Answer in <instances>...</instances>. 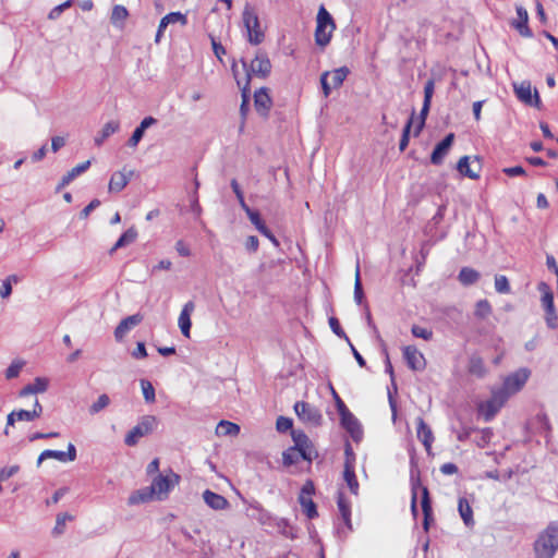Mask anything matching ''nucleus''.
<instances>
[{
  "mask_svg": "<svg viewBox=\"0 0 558 558\" xmlns=\"http://www.w3.org/2000/svg\"><path fill=\"white\" fill-rule=\"evenodd\" d=\"M293 422L289 417L279 416L276 422V428L280 433H286L290 429H292Z\"/></svg>",
  "mask_w": 558,
  "mask_h": 558,
  "instance_id": "55",
  "label": "nucleus"
},
{
  "mask_svg": "<svg viewBox=\"0 0 558 558\" xmlns=\"http://www.w3.org/2000/svg\"><path fill=\"white\" fill-rule=\"evenodd\" d=\"M154 494H150V489H141L135 492L129 497V504L130 505H137L140 502H146L148 501Z\"/></svg>",
  "mask_w": 558,
  "mask_h": 558,
  "instance_id": "40",
  "label": "nucleus"
},
{
  "mask_svg": "<svg viewBox=\"0 0 558 558\" xmlns=\"http://www.w3.org/2000/svg\"><path fill=\"white\" fill-rule=\"evenodd\" d=\"M231 187H232V191L234 192V194H235V196H236V198L239 201V204H240L241 208L245 211V214H248L250 211H252L253 209L250 208L247 206V204L245 203V201H244L243 192H242V190H241V187H240V185H239L236 180L233 179L231 181Z\"/></svg>",
  "mask_w": 558,
  "mask_h": 558,
  "instance_id": "46",
  "label": "nucleus"
},
{
  "mask_svg": "<svg viewBox=\"0 0 558 558\" xmlns=\"http://www.w3.org/2000/svg\"><path fill=\"white\" fill-rule=\"evenodd\" d=\"M458 511L466 526L471 527L474 525L473 510L464 497L459 498Z\"/></svg>",
  "mask_w": 558,
  "mask_h": 558,
  "instance_id": "31",
  "label": "nucleus"
},
{
  "mask_svg": "<svg viewBox=\"0 0 558 558\" xmlns=\"http://www.w3.org/2000/svg\"><path fill=\"white\" fill-rule=\"evenodd\" d=\"M137 238V231L134 227L128 229L118 239L113 247L110 250V254L116 252L119 248H122L131 243H133Z\"/></svg>",
  "mask_w": 558,
  "mask_h": 558,
  "instance_id": "32",
  "label": "nucleus"
},
{
  "mask_svg": "<svg viewBox=\"0 0 558 558\" xmlns=\"http://www.w3.org/2000/svg\"><path fill=\"white\" fill-rule=\"evenodd\" d=\"M204 502L213 510H225L229 508L230 504L227 498L219 495L210 489H206L203 493Z\"/></svg>",
  "mask_w": 558,
  "mask_h": 558,
  "instance_id": "20",
  "label": "nucleus"
},
{
  "mask_svg": "<svg viewBox=\"0 0 558 558\" xmlns=\"http://www.w3.org/2000/svg\"><path fill=\"white\" fill-rule=\"evenodd\" d=\"M315 493V486L312 481H307L301 488L299 495V502L303 509V512L308 519H314L318 515L315 502L312 499V495Z\"/></svg>",
  "mask_w": 558,
  "mask_h": 558,
  "instance_id": "8",
  "label": "nucleus"
},
{
  "mask_svg": "<svg viewBox=\"0 0 558 558\" xmlns=\"http://www.w3.org/2000/svg\"><path fill=\"white\" fill-rule=\"evenodd\" d=\"M329 75V71H326L320 75V85L325 97H328L331 93V89L333 88L332 85L328 82Z\"/></svg>",
  "mask_w": 558,
  "mask_h": 558,
  "instance_id": "58",
  "label": "nucleus"
},
{
  "mask_svg": "<svg viewBox=\"0 0 558 558\" xmlns=\"http://www.w3.org/2000/svg\"><path fill=\"white\" fill-rule=\"evenodd\" d=\"M291 436L294 442L292 448L299 452L301 459L312 462L318 456L312 441L304 432L292 429Z\"/></svg>",
  "mask_w": 558,
  "mask_h": 558,
  "instance_id": "5",
  "label": "nucleus"
},
{
  "mask_svg": "<svg viewBox=\"0 0 558 558\" xmlns=\"http://www.w3.org/2000/svg\"><path fill=\"white\" fill-rule=\"evenodd\" d=\"M545 320L549 328L555 329L558 326V315L556 310H546L545 311Z\"/></svg>",
  "mask_w": 558,
  "mask_h": 558,
  "instance_id": "57",
  "label": "nucleus"
},
{
  "mask_svg": "<svg viewBox=\"0 0 558 558\" xmlns=\"http://www.w3.org/2000/svg\"><path fill=\"white\" fill-rule=\"evenodd\" d=\"M454 141V134L449 133L447 134L434 148L430 155V162L433 165H440L442 163L444 158L448 154L450 147L452 146Z\"/></svg>",
  "mask_w": 558,
  "mask_h": 558,
  "instance_id": "14",
  "label": "nucleus"
},
{
  "mask_svg": "<svg viewBox=\"0 0 558 558\" xmlns=\"http://www.w3.org/2000/svg\"><path fill=\"white\" fill-rule=\"evenodd\" d=\"M499 407H497L490 399L485 402H482L478 405V412L484 417L486 422H489L494 418V416L499 412Z\"/></svg>",
  "mask_w": 558,
  "mask_h": 558,
  "instance_id": "34",
  "label": "nucleus"
},
{
  "mask_svg": "<svg viewBox=\"0 0 558 558\" xmlns=\"http://www.w3.org/2000/svg\"><path fill=\"white\" fill-rule=\"evenodd\" d=\"M342 427L350 434L355 442L363 437V429L359 420L350 412L340 416Z\"/></svg>",
  "mask_w": 558,
  "mask_h": 558,
  "instance_id": "15",
  "label": "nucleus"
},
{
  "mask_svg": "<svg viewBox=\"0 0 558 558\" xmlns=\"http://www.w3.org/2000/svg\"><path fill=\"white\" fill-rule=\"evenodd\" d=\"M90 166V161L87 160L83 163L77 165L76 167L72 168L69 172H66L62 179L59 185L57 186V192H59L61 189L69 185L75 178L84 173Z\"/></svg>",
  "mask_w": 558,
  "mask_h": 558,
  "instance_id": "25",
  "label": "nucleus"
},
{
  "mask_svg": "<svg viewBox=\"0 0 558 558\" xmlns=\"http://www.w3.org/2000/svg\"><path fill=\"white\" fill-rule=\"evenodd\" d=\"M110 403V398L108 395L102 393L98 397V399L90 405L89 413L97 414L105 408H107Z\"/></svg>",
  "mask_w": 558,
  "mask_h": 558,
  "instance_id": "44",
  "label": "nucleus"
},
{
  "mask_svg": "<svg viewBox=\"0 0 558 558\" xmlns=\"http://www.w3.org/2000/svg\"><path fill=\"white\" fill-rule=\"evenodd\" d=\"M240 433V426L229 421H220L216 427L217 436H236Z\"/></svg>",
  "mask_w": 558,
  "mask_h": 558,
  "instance_id": "33",
  "label": "nucleus"
},
{
  "mask_svg": "<svg viewBox=\"0 0 558 558\" xmlns=\"http://www.w3.org/2000/svg\"><path fill=\"white\" fill-rule=\"evenodd\" d=\"M538 290L542 293V305L544 310H553L554 305V294L549 288V286L545 282L538 283Z\"/></svg>",
  "mask_w": 558,
  "mask_h": 558,
  "instance_id": "35",
  "label": "nucleus"
},
{
  "mask_svg": "<svg viewBox=\"0 0 558 558\" xmlns=\"http://www.w3.org/2000/svg\"><path fill=\"white\" fill-rule=\"evenodd\" d=\"M343 478L353 495L359 493V482L354 471V464L351 461H345L343 470Z\"/></svg>",
  "mask_w": 558,
  "mask_h": 558,
  "instance_id": "27",
  "label": "nucleus"
},
{
  "mask_svg": "<svg viewBox=\"0 0 558 558\" xmlns=\"http://www.w3.org/2000/svg\"><path fill=\"white\" fill-rule=\"evenodd\" d=\"M558 551V520L551 521L542 530L534 543V558H554Z\"/></svg>",
  "mask_w": 558,
  "mask_h": 558,
  "instance_id": "1",
  "label": "nucleus"
},
{
  "mask_svg": "<svg viewBox=\"0 0 558 558\" xmlns=\"http://www.w3.org/2000/svg\"><path fill=\"white\" fill-rule=\"evenodd\" d=\"M51 458L57 459L60 462H72L76 459V448L70 442L66 451L50 449L44 450L38 457L37 465H40L44 460Z\"/></svg>",
  "mask_w": 558,
  "mask_h": 558,
  "instance_id": "12",
  "label": "nucleus"
},
{
  "mask_svg": "<svg viewBox=\"0 0 558 558\" xmlns=\"http://www.w3.org/2000/svg\"><path fill=\"white\" fill-rule=\"evenodd\" d=\"M294 411L298 417L306 424L318 426L322 423L323 416L320 411L311 403L298 401L294 404Z\"/></svg>",
  "mask_w": 558,
  "mask_h": 558,
  "instance_id": "7",
  "label": "nucleus"
},
{
  "mask_svg": "<svg viewBox=\"0 0 558 558\" xmlns=\"http://www.w3.org/2000/svg\"><path fill=\"white\" fill-rule=\"evenodd\" d=\"M23 364L20 362H13L5 371V377L12 379L19 376Z\"/></svg>",
  "mask_w": 558,
  "mask_h": 558,
  "instance_id": "59",
  "label": "nucleus"
},
{
  "mask_svg": "<svg viewBox=\"0 0 558 558\" xmlns=\"http://www.w3.org/2000/svg\"><path fill=\"white\" fill-rule=\"evenodd\" d=\"M337 506L340 512V515L343 520V523L348 527L349 531L352 530V522H351V505L350 502L344 498V495L342 492H338L337 496Z\"/></svg>",
  "mask_w": 558,
  "mask_h": 558,
  "instance_id": "26",
  "label": "nucleus"
},
{
  "mask_svg": "<svg viewBox=\"0 0 558 558\" xmlns=\"http://www.w3.org/2000/svg\"><path fill=\"white\" fill-rule=\"evenodd\" d=\"M48 379L44 377H37L35 378L34 383H32L33 391L35 393H41L45 392L48 389Z\"/></svg>",
  "mask_w": 558,
  "mask_h": 558,
  "instance_id": "56",
  "label": "nucleus"
},
{
  "mask_svg": "<svg viewBox=\"0 0 558 558\" xmlns=\"http://www.w3.org/2000/svg\"><path fill=\"white\" fill-rule=\"evenodd\" d=\"M15 413H16L17 421L31 422V421H34L35 418H37L36 412H31L27 410H19V411H15Z\"/></svg>",
  "mask_w": 558,
  "mask_h": 558,
  "instance_id": "63",
  "label": "nucleus"
},
{
  "mask_svg": "<svg viewBox=\"0 0 558 558\" xmlns=\"http://www.w3.org/2000/svg\"><path fill=\"white\" fill-rule=\"evenodd\" d=\"M300 458L301 457H300L299 452L295 451L292 447L289 448L287 451H284L282 454L283 463L286 465L295 464Z\"/></svg>",
  "mask_w": 558,
  "mask_h": 558,
  "instance_id": "53",
  "label": "nucleus"
},
{
  "mask_svg": "<svg viewBox=\"0 0 558 558\" xmlns=\"http://www.w3.org/2000/svg\"><path fill=\"white\" fill-rule=\"evenodd\" d=\"M336 25L330 13L320 7L317 13V25L315 29V41L318 46L325 47L331 39Z\"/></svg>",
  "mask_w": 558,
  "mask_h": 558,
  "instance_id": "2",
  "label": "nucleus"
},
{
  "mask_svg": "<svg viewBox=\"0 0 558 558\" xmlns=\"http://www.w3.org/2000/svg\"><path fill=\"white\" fill-rule=\"evenodd\" d=\"M72 5V0H66L65 2L54 7L48 14V19L50 20H57L60 17V15L62 14V12L65 10V9H69L70 7Z\"/></svg>",
  "mask_w": 558,
  "mask_h": 558,
  "instance_id": "54",
  "label": "nucleus"
},
{
  "mask_svg": "<svg viewBox=\"0 0 558 558\" xmlns=\"http://www.w3.org/2000/svg\"><path fill=\"white\" fill-rule=\"evenodd\" d=\"M416 424H417V428H416L417 438L422 441L425 449L427 451H429V449L432 447V442L434 441V436H433L432 429L429 428V426L425 423V421L421 416L416 418Z\"/></svg>",
  "mask_w": 558,
  "mask_h": 558,
  "instance_id": "23",
  "label": "nucleus"
},
{
  "mask_svg": "<svg viewBox=\"0 0 558 558\" xmlns=\"http://www.w3.org/2000/svg\"><path fill=\"white\" fill-rule=\"evenodd\" d=\"M411 126H412V118H410V120L407 122V124L404 125L403 131H402V135H401L400 142H399V149L401 151H403L409 145Z\"/></svg>",
  "mask_w": 558,
  "mask_h": 558,
  "instance_id": "48",
  "label": "nucleus"
},
{
  "mask_svg": "<svg viewBox=\"0 0 558 558\" xmlns=\"http://www.w3.org/2000/svg\"><path fill=\"white\" fill-rule=\"evenodd\" d=\"M457 170L464 177L470 179H477L480 177V161L475 159L472 163L470 162L469 156H463L457 163Z\"/></svg>",
  "mask_w": 558,
  "mask_h": 558,
  "instance_id": "16",
  "label": "nucleus"
},
{
  "mask_svg": "<svg viewBox=\"0 0 558 558\" xmlns=\"http://www.w3.org/2000/svg\"><path fill=\"white\" fill-rule=\"evenodd\" d=\"M430 104L432 102L423 101V107L421 109L420 121H418V123L416 125L415 135H418L420 132L422 131V129L425 125V120H426V117H427V114L429 112Z\"/></svg>",
  "mask_w": 558,
  "mask_h": 558,
  "instance_id": "51",
  "label": "nucleus"
},
{
  "mask_svg": "<svg viewBox=\"0 0 558 558\" xmlns=\"http://www.w3.org/2000/svg\"><path fill=\"white\" fill-rule=\"evenodd\" d=\"M179 475L170 472L168 475L158 474L149 487L150 494L157 496L159 500L163 499L170 489L178 484Z\"/></svg>",
  "mask_w": 558,
  "mask_h": 558,
  "instance_id": "6",
  "label": "nucleus"
},
{
  "mask_svg": "<svg viewBox=\"0 0 558 558\" xmlns=\"http://www.w3.org/2000/svg\"><path fill=\"white\" fill-rule=\"evenodd\" d=\"M363 299H364V292H363L361 277H360V265L357 263L356 269H355L354 300L357 304H362Z\"/></svg>",
  "mask_w": 558,
  "mask_h": 558,
  "instance_id": "42",
  "label": "nucleus"
},
{
  "mask_svg": "<svg viewBox=\"0 0 558 558\" xmlns=\"http://www.w3.org/2000/svg\"><path fill=\"white\" fill-rule=\"evenodd\" d=\"M422 511H423V527L425 531H428L429 523L433 520L432 512V504L428 495V490L426 487L423 488L422 500H421Z\"/></svg>",
  "mask_w": 558,
  "mask_h": 558,
  "instance_id": "29",
  "label": "nucleus"
},
{
  "mask_svg": "<svg viewBox=\"0 0 558 558\" xmlns=\"http://www.w3.org/2000/svg\"><path fill=\"white\" fill-rule=\"evenodd\" d=\"M403 357L412 371H423L426 366L424 355L414 345L403 348Z\"/></svg>",
  "mask_w": 558,
  "mask_h": 558,
  "instance_id": "13",
  "label": "nucleus"
},
{
  "mask_svg": "<svg viewBox=\"0 0 558 558\" xmlns=\"http://www.w3.org/2000/svg\"><path fill=\"white\" fill-rule=\"evenodd\" d=\"M328 323H329V326H330V328H331V330L333 331L335 335H337L340 338L345 339L347 342L350 343V339L348 338V336L345 335V332L341 328L338 318L332 316V317L329 318Z\"/></svg>",
  "mask_w": 558,
  "mask_h": 558,
  "instance_id": "52",
  "label": "nucleus"
},
{
  "mask_svg": "<svg viewBox=\"0 0 558 558\" xmlns=\"http://www.w3.org/2000/svg\"><path fill=\"white\" fill-rule=\"evenodd\" d=\"M243 25L247 33V40L252 45H259L265 38V34L260 28L259 19L254 9L250 4H245L242 13Z\"/></svg>",
  "mask_w": 558,
  "mask_h": 558,
  "instance_id": "3",
  "label": "nucleus"
},
{
  "mask_svg": "<svg viewBox=\"0 0 558 558\" xmlns=\"http://www.w3.org/2000/svg\"><path fill=\"white\" fill-rule=\"evenodd\" d=\"M144 133H145V132H144L140 126H137V128L133 131V134H132V136L130 137V140H129V142H128L129 146H131V147H136V146H137V144L141 142V140L143 138Z\"/></svg>",
  "mask_w": 558,
  "mask_h": 558,
  "instance_id": "62",
  "label": "nucleus"
},
{
  "mask_svg": "<svg viewBox=\"0 0 558 558\" xmlns=\"http://www.w3.org/2000/svg\"><path fill=\"white\" fill-rule=\"evenodd\" d=\"M517 15L518 21L512 22V26L520 33L523 37H532L533 33L530 29L527 22H529V14L527 11L522 7H517Z\"/></svg>",
  "mask_w": 558,
  "mask_h": 558,
  "instance_id": "21",
  "label": "nucleus"
},
{
  "mask_svg": "<svg viewBox=\"0 0 558 558\" xmlns=\"http://www.w3.org/2000/svg\"><path fill=\"white\" fill-rule=\"evenodd\" d=\"M128 16L129 11L126 10V8L124 5L117 4L112 8L110 22L116 28L123 29Z\"/></svg>",
  "mask_w": 558,
  "mask_h": 558,
  "instance_id": "28",
  "label": "nucleus"
},
{
  "mask_svg": "<svg viewBox=\"0 0 558 558\" xmlns=\"http://www.w3.org/2000/svg\"><path fill=\"white\" fill-rule=\"evenodd\" d=\"M510 397V393L507 390H505V388L501 387L496 390H493L490 400L493 401V403L499 407V409H501Z\"/></svg>",
  "mask_w": 558,
  "mask_h": 558,
  "instance_id": "39",
  "label": "nucleus"
},
{
  "mask_svg": "<svg viewBox=\"0 0 558 558\" xmlns=\"http://www.w3.org/2000/svg\"><path fill=\"white\" fill-rule=\"evenodd\" d=\"M330 72L331 85L333 88H338L342 85L343 81L347 78L350 70L347 66H341Z\"/></svg>",
  "mask_w": 558,
  "mask_h": 558,
  "instance_id": "37",
  "label": "nucleus"
},
{
  "mask_svg": "<svg viewBox=\"0 0 558 558\" xmlns=\"http://www.w3.org/2000/svg\"><path fill=\"white\" fill-rule=\"evenodd\" d=\"M157 426V418L154 415H145L140 422L126 434L124 442L128 446H135L140 438L151 433Z\"/></svg>",
  "mask_w": 558,
  "mask_h": 558,
  "instance_id": "4",
  "label": "nucleus"
},
{
  "mask_svg": "<svg viewBox=\"0 0 558 558\" xmlns=\"http://www.w3.org/2000/svg\"><path fill=\"white\" fill-rule=\"evenodd\" d=\"M141 387L146 402L151 403L156 399L155 388L149 380L141 379Z\"/></svg>",
  "mask_w": 558,
  "mask_h": 558,
  "instance_id": "43",
  "label": "nucleus"
},
{
  "mask_svg": "<svg viewBox=\"0 0 558 558\" xmlns=\"http://www.w3.org/2000/svg\"><path fill=\"white\" fill-rule=\"evenodd\" d=\"M133 174V170L126 171L125 168L114 172L109 182V191L113 193L121 192L128 185Z\"/></svg>",
  "mask_w": 558,
  "mask_h": 558,
  "instance_id": "18",
  "label": "nucleus"
},
{
  "mask_svg": "<svg viewBox=\"0 0 558 558\" xmlns=\"http://www.w3.org/2000/svg\"><path fill=\"white\" fill-rule=\"evenodd\" d=\"M411 331L414 337L424 339L426 341H429L433 338V331L430 329L418 325H413Z\"/></svg>",
  "mask_w": 558,
  "mask_h": 558,
  "instance_id": "47",
  "label": "nucleus"
},
{
  "mask_svg": "<svg viewBox=\"0 0 558 558\" xmlns=\"http://www.w3.org/2000/svg\"><path fill=\"white\" fill-rule=\"evenodd\" d=\"M250 221L255 226V228L266 238H268L276 246H278V241L276 236L271 233V231L267 228L265 222L262 220L260 215L256 210H252L246 214Z\"/></svg>",
  "mask_w": 558,
  "mask_h": 558,
  "instance_id": "24",
  "label": "nucleus"
},
{
  "mask_svg": "<svg viewBox=\"0 0 558 558\" xmlns=\"http://www.w3.org/2000/svg\"><path fill=\"white\" fill-rule=\"evenodd\" d=\"M530 377V371L526 368H520L519 371L510 374L504 380L502 388L507 390L510 396L520 391Z\"/></svg>",
  "mask_w": 558,
  "mask_h": 558,
  "instance_id": "10",
  "label": "nucleus"
},
{
  "mask_svg": "<svg viewBox=\"0 0 558 558\" xmlns=\"http://www.w3.org/2000/svg\"><path fill=\"white\" fill-rule=\"evenodd\" d=\"M190 210L194 215L195 219H198L201 217L202 207L198 203V197H197L196 192L191 197Z\"/></svg>",
  "mask_w": 558,
  "mask_h": 558,
  "instance_id": "60",
  "label": "nucleus"
},
{
  "mask_svg": "<svg viewBox=\"0 0 558 558\" xmlns=\"http://www.w3.org/2000/svg\"><path fill=\"white\" fill-rule=\"evenodd\" d=\"M536 421L546 435L550 433L551 426L546 414H538Z\"/></svg>",
  "mask_w": 558,
  "mask_h": 558,
  "instance_id": "64",
  "label": "nucleus"
},
{
  "mask_svg": "<svg viewBox=\"0 0 558 558\" xmlns=\"http://www.w3.org/2000/svg\"><path fill=\"white\" fill-rule=\"evenodd\" d=\"M495 289L499 293H509L510 284L506 276H496L495 277Z\"/></svg>",
  "mask_w": 558,
  "mask_h": 558,
  "instance_id": "50",
  "label": "nucleus"
},
{
  "mask_svg": "<svg viewBox=\"0 0 558 558\" xmlns=\"http://www.w3.org/2000/svg\"><path fill=\"white\" fill-rule=\"evenodd\" d=\"M165 22H168V24H174L180 23L181 25H186L187 19L185 14H182L181 12H171L163 16Z\"/></svg>",
  "mask_w": 558,
  "mask_h": 558,
  "instance_id": "49",
  "label": "nucleus"
},
{
  "mask_svg": "<svg viewBox=\"0 0 558 558\" xmlns=\"http://www.w3.org/2000/svg\"><path fill=\"white\" fill-rule=\"evenodd\" d=\"M469 372L476 377H483L486 373L483 360L478 356H472L469 363Z\"/></svg>",
  "mask_w": 558,
  "mask_h": 558,
  "instance_id": "38",
  "label": "nucleus"
},
{
  "mask_svg": "<svg viewBox=\"0 0 558 558\" xmlns=\"http://www.w3.org/2000/svg\"><path fill=\"white\" fill-rule=\"evenodd\" d=\"M435 92L434 80H428L424 86V101L432 102V98Z\"/></svg>",
  "mask_w": 558,
  "mask_h": 558,
  "instance_id": "61",
  "label": "nucleus"
},
{
  "mask_svg": "<svg viewBox=\"0 0 558 558\" xmlns=\"http://www.w3.org/2000/svg\"><path fill=\"white\" fill-rule=\"evenodd\" d=\"M120 129V123L118 121H109L107 122L101 131L95 136L94 142L96 146H101L102 143L112 134L118 132Z\"/></svg>",
  "mask_w": 558,
  "mask_h": 558,
  "instance_id": "30",
  "label": "nucleus"
},
{
  "mask_svg": "<svg viewBox=\"0 0 558 558\" xmlns=\"http://www.w3.org/2000/svg\"><path fill=\"white\" fill-rule=\"evenodd\" d=\"M475 316L484 319L492 314V306L487 300H480L475 305Z\"/></svg>",
  "mask_w": 558,
  "mask_h": 558,
  "instance_id": "41",
  "label": "nucleus"
},
{
  "mask_svg": "<svg viewBox=\"0 0 558 558\" xmlns=\"http://www.w3.org/2000/svg\"><path fill=\"white\" fill-rule=\"evenodd\" d=\"M68 520H72V515H70L69 513H59L57 515L56 525L52 529V534L54 536H59V535L63 534L65 522Z\"/></svg>",
  "mask_w": 558,
  "mask_h": 558,
  "instance_id": "45",
  "label": "nucleus"
},
{
  "mask_svg": "<svg viewBox=\"0 0 558 558\" xmlns=\"http://www.w3.org/2000/svg\"><path fill=\"white\" fill-rule=\"evenodd\" d=\"M254 105L256 108V111L266 116L270 109L271 106V99L268 95L267 88H259L254 94Z\"/></svg>",
  "mask_w": 558,
  "mask_h": 558,
  "instance_id": "22",
  "label": "nucleus"
},
{
  "mask_svg": "<svg viewBox=\"0 0 558 558\" xmlns=\"http://www.w3.org/2000/svg\"><path fill=\"white\" fill-rule=\"evenodd\" d=\"M459 281L463 286H471L480 279V272L470 267H463L459 272Z\"/></svg>",
  "mask_w": 558,
  "mask_h": 558,
  "instance_id": "36",
  "label": "nucleus"
},
{
  "mask_svg": "<svg viewBox=\"0 0 558 558\" xmlns=\"http://www.w3.org/2000/svg\"><path fill=\"white\" fill-rule=\"evenodd\" d=\"M142 322L140 314L131 315L122 319L116 327L114 337L118 341H121L126 333Z\"/></svg>",
  "mask_w": 558,
  "mask_h": 558,
  "instance_id": "19",
  "label": "nucleus"
},
{
  "mask_svg": "<svg viewBox=\"0 0 558 558\" xmlns=\"http://www.w3.org/2000/svg\"><path fill=\"white\" fill-rule=\"evenodd\" d=\"M513 89L517 98L530 106H534L536 108L541 107V98L536 89L532 93V86L529 81H522L519 84H513Z\"/></svg>",
  "mask_w": 558,
  "mask_h": 558,
  "instance_id": "9",
  "label": "nucleus"
},
{
  "mask_svg": "<svg viewBox=\"0 0 558 558\" xmlns=\"http://www.w3.org/2000/svg\"><path fill=\"white\" fill-rule=\"evenodd\" d=\"M194 310H195L194 302L193 301L186 302L184 304V306L180 313L179 319H178L180 330H181L182 335L186 338L190 337L191 327H192L191 315L194 312Z\"/></svg>",
  "mask_w": 558,
  "mask_h": 558,
  "instance_id": "17",
  "label": "nucleus"
},
{
  "mask_svg": "<svg viewBox=\"0 0 558 558\" xmlns=\"http://www.w3.org/2000/svg\"><path fill=\"white\" fill-rule=\"evenodd\" d=\"M270 71L271 63L268 56L263 51H258L250 64L247 76L250 77L251 74H254L256 76L265 78L269 75Z\"/></svg>",
  "mask_w": 558,
  "mask_h": 558,
  "instance_id": "11",
  "label": "nucleus"
}]
</instances>
